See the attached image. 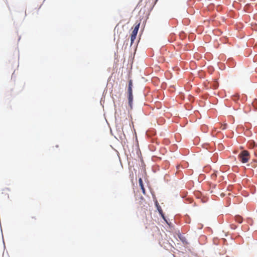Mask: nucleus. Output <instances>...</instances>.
Returning a JSON list of instances; mask_svg holds the SVG:
<instances>
[{
  "mask_svg": "<svg viewBox=\"0 0 257 257\" xmlns=\"http://www.w3.org/2000/svg\"><path fill=\"white\" fill-rule=\"evenodd\" d=\"M139 185L141 188V189L142 190V192L144 194H145L146 192H145V189L144 188V185H143V180L142 179V178H140L139 180Z\"/></svg>",
  "mask_w": 257,
  "mask_h": 257,
  "instance_id": "5",
  "label": "nucleus"
},
{
  "mask_svg": "<svg viewBox=\"0 0 257 257\" xmlns=\"http://www.w3.org/2000/svg\"><path fill=\"white\" fill-rule=\"evenodd\" d=\"M252 163H253V164L252 165V166L255 167L256 164V160H253V162Z\"/></svg>",
  "mask_w": 257,
  "mask_h": 257,
  "instance_id": "7",
  "label": "nucleus"
},
{
  "mask_svg": "<svg viewBox=\"0 0 257 257\" xmlns=\"http://www.w3.org/2000/svg\"><path fill=\"white\" fill-rule=\"evenodd\" d=\"M132 87H133V81L132 80H130V81L128 82L127 93H128V105L131 109L133 107V101Z\"/></svg>",
  "mask_w": 257,
  "mask_h": 257,
  "instance_id": "1",
  "label": "nucleus"
},
{
  "mask_svg": "<svg viewBox=\"0 0 257 257\" xmlns=\"http://www.w3.org/2000/svg\"><path fill=\"white\" fill-rule=\"evenodd\" d=\"M140 23H138L136 25L131 34V45L133 43L134 40L136 38L137 35L138 34V32L140 27Z\"/></svg>",
  "mask_w": 257,
  "mask_h": 257,
  "instance_id": "3",
  "label": "nucleus"
},
{
  "mask_svg": "<svg viewBox=\"0 0 257 257\" xmlns=\"http://www.w3.org/2000/svg\"><path fill=\"white\" fill-rule=\"evenodd\" d=\"M155 205H156V207L157 208V210H158V212H159V214L161 215V216L163 218V219L164 220L166 221L165 217L164 214L163 213V210H162L161 206H160V205H159V203L157 201H156L155 202Z\"/></svg>",
  "mask_w": 257,
  "mask_h": 257,
  "instance_id": "4",
  "label": "nucleus"
},
{
  "mask_svg": "<svg viewBox=\"0 0 257 257\" xmlns=\"http://www.w3.org/2000/svg\"><path fill=\"white\" fill-rule=\"evenodd\" d=\"M238 158L241 163H246L250 158V154L247 151L243 150L238 155Z\"/></svg>",
  "mask_w": 257,
  "mask_h": 257,
  "instance_id": "2",
  "label": "nucleus"
},
{
  "mask_svg": "<svg viewBox=\"0 0 257 257\" xmlns=\"http://www.w3.org/2000/svg\"><path fill=\"white\" fill-rule=\"evenodd\" d=\"M158 1V0H156L155 3Z\"/></svg>",
  "mask_w": 257,
  "mask_h": 257,
  "instance_id": "9",
  "label": "nucleus"
},
{
  "mask_svg": "<svg viewBox=\"0 0 257 257\" xmlns=\"http://www.w3.org/2000/svg\"><path fill=\"white\" fill-rule=\"evenodd\" d=\"M225 127L224 126H223V129H225Z\"/></svg>",
  "mask_w": 257,
  "mask_h": 257,
  "instance_id": "8",
  "label": "nucleus"
},
{
  "mask_svg": "<svg viewBox=\"0 0 257 257\" xmlns=\"http://www.w3.org/2000/svg\"><path fill=\"white\" fill-rule=\"evenodd\" d=\"M235 220L236 222L240 223L242 221V218L240 216H236L235 217Z\"/></svg>",
  "mask_w": 257,
  "mask_h": 257,
  "instance_id": "6",
  "label": "nucleus"
}]
</instances>
